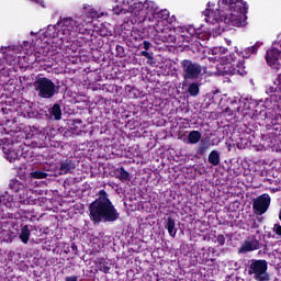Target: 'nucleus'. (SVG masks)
<instances>
[{"instance_id":"obj_1","label":"nucleus","mask_w":281,"mask_h":281,"mask_svg":"<svg viewBox=\"0 0 281 281\" xmlns=\"http://www.w3.org/2000/svg\"><path fill=\"white\" fill-rule=\"evenodd\" d=\"M89 218L93 225L100 223H115L120 218V212L109 198L104 189L99 191L98 198L88 206Z\"/></svg>"},{"instance_id":"obj_2","label":"nucleus","mask_w":281,"mask_h":281,"mask_svg":"<svg viewBox=\"0 0 281 281\" xmlns=\"http://www.w3.org/2000/svg\"><path fill=\"white\" fill-rule=\"evenodd\" d=\"M216 9L220 20L229 27L247 25V2L243 0H220Z\"/></svg>"},{"instance_id":"obj_3","label":"nucleus","mask_w":281,"mask_h":281,"mask_svg":"<svg viewBox=\"0 0 281 281\" xmlns=\"http://www.w3.org/2000/svg\"><path fill=\"white\" fill-rule=\"evenodd\" d=\"M221 59L223 63V76H246L245 60L238 59L235 53L223 56Z\"/></svg>"},{"instance_id":"obj_4","label":"nucleus","mask_w":281,"mask_h":281,"mask_svg":"<svg viewBox=\"0 0 281 281\" xmlns=\"http://www.w3.org/2000/svg\"><path fill=\"white\" fill-rule=\"evenodd\" d=\"M182 71L183 87H188L189 80H199L203 76V66L192 59H183L180 61Z\"/></svg>"},{"instance_id":"obj_5","label":"nucleus","mask_w":281,"mask_h":281,"mask_svg":"<svg viewBox=\"0 0 281 281\" xmlns=\"http://www.w3.org/2000/svg\"><path fill=\"white\" fill-rule=\"evenodd\" d=\"M35 91L37 92L38 98L44 100H52L58 90H56V83L47 77H38L33 83Z\"/></svg>"},{"instance_id":"obj_6","label":"nucleus","mask_w":281,"mask_h":281,"mask_svg":"<svg viewBox=\"0 0 281 281\" xmlns=\"http://www.w3.org/2000/svg\"><path fill=\"white\" fill-rule=\"evenodd\" d=\"M269 263L265 259H251L247 267L248 276H251L256 281H269Z\"/></svg>"},{"instance_id":"obj_7","label":"nucleus","mask_w":281,"mask_h":281,"mask_svg":"<svg viewBox=\"0 0 281 281\" xmlns=\"http://www.w3.org/2000/svg\"><path fill=\"white\" fill-rule=\"evenodd\" d=\"M269 205H271V195L263 193L254 200L252 210L257 216H262L269 210Z\"/></svg>"},{"instance_id":"obj_8","label":"nucleus","mask_w":281,"mask_h":281,"mask_svg":"<svg viewBox=\"0 0 281 281\" xmlns=\"http://www.w3.org/2000/svg\"><path fill=\"white\" fill-rule=\"evenodd\" d=\"M9 188L13 192L19 193L21 203H30V200L25 199V192H27V188L25 187V181H21L19 178H13L9 182Z\"/></svg>"},{"instance_id":"obj_9","label":"nucleus","mask_w":281,"mask_h":281,"mask_svg":"<svg viewBox=\"0 0 281 281\" xmlns=\"http://www.w3.org/2000/svg\"><path fill=\"white\" fill-rule=\"evenodd\" d=\"M77 23L78 20H74V18H64L58 24V27H60L64 36H71L76 32Z\"/></svg>"},{"instance_id":"obj_10","label":"nucleus","mask_w":281,"mask_h":281,"mask_svg":"<svg viewBox=\"0 0 281 281\" xmlns=\"http://www.w3.org/2000/svg\"><path fill=\"white\" fill-rule=\"evenodd\" d=\"M2 153L10 164H13V161L19 159V150L14 148V144L12 142H5L2 144Z\"/></svg>"},{"instance_id":"obj_11","label":"nucleus","mask_w":281,"mask_h":281,"mask_svg":"<svg viewBox=\"0 0 281 281\" xmlns=\"http://www.w3.org/2000/svg\"><path fill=\"white\" fill-rule=\"evenodd\" d=\"M260 249V240L256 236H249L238 250V254H249V251H256Z\"/></svg>"},{"instance_id":"obj_12","label":"nucleus","mask_w":281,"mask_h":281,"mask_svg":"<svg viewBox=\"0 0 281 281\" xmlns=\"http://www.w3.org/2000/svg\"><path fill=\"white\" fill-rule=\"evenodd\" d=\"M260 42L255 43L252 46L245 48H236L235 52L239 58H251L255 54H258V49L260 48Z\"/></svg>"},{"instance_id":"obj_13","label":"nucleus","mask_w":281,"mask_h":281,"mask_svg":"<svg viewBox=\"0 0 281 281\" xmlns=\"http://www.w3.org/2000/svg\"><path fill=\"white\" fill-rule=\"evenodd\" d=\"M281 52L278 48H270L266 53V61L269 65V67H274V65H278V60H280Z\"/></svg>"},{"instance_id":"obj_14","label":"nucleus","mask_w":281,"mask_h":281,"mask_svg":"<svg viewBox=\"0 0 281 281\" xmlns=\"http://www.w3.org/2000/svg\"><path fill=\"white\" fill-rule=\"evenodd\" d=\"M76 170V160L67 158L59 164L60 175H71Z\"/></svg>"},{"instance_id":"obj_15","label":"nucleus","mask_w":281,"mask_h":281,"mask_svg":"<svg viewBox=\"0 0 281 281\" xmlns=\"http://www.w3.org/2000/svg\"><path fill=\"white\" fill-rule=\"evenodd\" d=\"M211 146H212V144L210 142V136L202 138L198 145L196 150H195L196 155H200L201 157H203V155H205V153H207L210 150Z\"/></svg>"},{"instance_id":"obj_16","label":"nucleus","mask_w":281,"mask_h":281,"mask_svg":"<svg viewBox=\"0 0 281 281\" xmlns=\"http://www.w3.org/2000/svg\"><path fill=\"white\" fill-rule=\"evenodd\" d=\"M165 229H167L171 238L177 237V223L175 222V218H172V216H169L165 220Z\"/></svg>"},{"instance_id":"obj_17","label":"nucleus","mask_w":281,"mask_h":281,"mask_svg":"<svg viewBox=\"0 0 281 281\" xmlns=\"http://www.w3.org/2000/svg\"><path fill=\"white\" fill-rule=\"evenodd\" d=\"M60 26L57 25H48L46 31L44 32V36L46 38H58L60 34H63V31L58 29Z\"/></svg>"},{"instance_id":"obj_18","label":"nucleus","mask_w":281,"mask_h":281,"mask_svg":"<svg viewBox=\"0 0 281 281\" xmlns=\"http://www.w3.org/2000/svg\"><path fill=\"white\" fill-rule=\"evenodd\" d=\"M130 12L134 14V16L142 19V16L146 14V10L144 9V3L135 2L133 5L130 7Z\"/></svg>"},{"instance_id":"obj_19","label":"nucleus","mask_w":281,"mask_h":281,"mask_svg":"<svg viewBox=\"0 0 281 281\" xmlns=\"http://www.w3.org/2000/svg\"><path fill=\"white\" fill-rule=\"evenodd\" d=\"M30 236H32V231H30V226L24 225L21 228V232L19 235L21 243H23L24 245H27V243H30Z\"/></svg>"},{"instance_id":"obj_20","label":"nucleus","mask_w":281,"mask_h":281,"mask_svg":"<svg viewBox=\"0 0 281 281\" xmlns=\"http://www.w3.org/2000/svg\"><path fill=\"white\" fill-rule=\"evenodd\" d=\"M201 132L193 130L189 133L188 138H187V144H199L201 138Z\"/></svg>"},{"instance_id":"obj_21","label":"nucleus","mask_w":281,"mask_h":281,"mask_svg":"<svg viewBox=\"0 0 281 281\" xmlns=\"http://www.w3.org/2000/svg\"><path fill=\"white\" fill-rule=\"evenodd\" d=\"M207 161L209 164H211V166H218L221 164V154L218 153V150L213 149L209 154Z\"/></svg>"},{"instance_id":"obj_22","label":"nucleus","mask_w":281,"mask_h":281,"mask_svg":"<svg viewBox=\"0 0 281 281\" xmlns=\"http://www.w3.org/2000/svg\"><path fill=\"white\" fill-rule=\"evenodd\" d=\"M182 32H187L189 36H195V38H201V29L194 27V25H188L181 27Z\"/></svg>"},{"instance_id":"obj_23","label":"nucleus","mask_w":281,"mask_h":281,"mask_svg":"<svg viewBox=\"0 0 281 281\" xmlns=\"http://www.w3.org/2000/svg\"><path fill=\"white\" fill-rule=\"evenodd\" d=\"M116 179L120 181H131V173L124 167L117 168Z\"/></svg>"},{"instance_id":"obj_24","label":"nucleus","mask_w":281,"mask_h":281,"mask_svg":"<svg viewBox=\"0 0 281 281\" xmlns=\"http://www.w3.org/2000/svg\"><path fill=\"white\" fill-rule=\"evenodd\" d=\"M49 114L52 115V117H54V120H60V117H63V110L60 109V104L55 103L50 108Z\"/></svg>"},{"instance_id":"obj_25","label":"nucleus","mask_w":281,"mask_h":281,"mask_svg":"<svg viewBox=\"0 0 281 281\" xmlns=\"http://www.w3.org/2000/svg\"><path fill=\"white\" fill-rule=\"evenodd\" d=\"M98 269L101 273H111V263L104 258L99 259Z\"/></svg>"},{"instance_id":"obj_26","label":"nucleus","mask_w":281,"mask_h":281,"mask_svg":"<svg viewBox=\"0 0 281 281\" xmlns=\"http://www.w3.org/2000/svg\"><path fill=\"white\" fill-rule=\"evenodd\" d=\"M75 27V33L72 34H83V36L89 35V30L85 27V24H82L80 20H77V24Z\"/></svg>"},{"instance_id":"obj_27","label":"nucleus","mask_w":281,"mask_h":281,"mask_svg":"<svg viewBox=\"0 0 281 281\" xmlns=\"http://www.w3.org/2000/svg\"><path fill=\"white\" fill-rule=\"evenodd\" d=\"M201 89L199 88V85L196 82H191L188 88V93L192 98H196L199 95Z\"/></svg>"},{"instance_id":"obj_28","label":"nucleus","mask_w":281,"mask_h":281,"mask_svg":"<svg viewBox=\"0 0 281 281\" xmlns=\"http://www.w3.org/2000/svg\"><path fill=\"white\" fill-rule=\"evenodd\" d=\"M32 177H33V179H47V172L36 170V171L32 172Z\"/></svg>"},{"instance_id":"obj_29","label":"nucleus","mask_w":281,"mask_h":281,"mask_svg":"<svg viewBox=\"0 0 281 281\" xmlns=\"http://www.w3.org/2000/svg\"><path fill=\"white\" fill-rule=\"evenodd\" d=\"M115 52H116V56H119V58H124V56H126V50H124V46L117 44L115 47Z\"/></svg>"},{"instance_id":"obj_30","label":"nucleus","mask_w":281,"mask_h":281,"mask_svg":"<svg viewBox=\"0 0 281 281\" xmlns=\"http://www.w3.org/2000/svg\"><path fill=\"white\" fill-rule=\"evenodd\" d=\"M12 133H14V131L5 127V125H3V124H0V137L2 135H12Z\"/></svg>"},{"instance_id":"obj_31","label":"nucleus","mask_w":281,"mask_h":281,"mask_svg":"<svg viewBox=\"0 0 281 281\" xmlns=\"http://www.w3.org/2000/svg\"><path fill=\"white\" fill-rule=\"evenodd\" d=\"M83 12H86V14L91 19L95 18L97 14L95 11H93V9H90V11L87 12V7H83Z\"/></svg>"},{"instance_id":"obj_32","label":"nucleus","mask_w":281,"mask_h":281,"mask_svg":"<svg viewBox=\"0 0 281 281\" xmlns=\"http://www.w3.org/2000/svg\"><path fill=\"white\" fill-rule=\"evenodd\" d=\"M216 243H218L221 247H223V245H225V235H217Z\"/></svg>"},{"instance_id":"obj_33","label":"nucleus","mask_w":281,"mask_h":281,"mask_svg":"<svg viewBox=\"0 0 281 281\" xmlns=\"http://www.w3.org/2000/svg\"><path fill=\"white\" fill-rule=\"evenodd\" d=\"M272 229H273L274 234H277V236H281V225L280 224H274Z\"/></svg>"},{"instance_id":"obj_34","label":"nucleus","mask_w":281,"mask_h":281,"mask_svg":"<svg viewBox=\"0 0 281 281\" xmlns=\"http://www.w3.org/2000/svg\"><path fill=\"white\" fill-rule=\"evenodd\" d=\"M140 56H144L148 60H150L153 58V55H150V53H148V50H146V49L140 52Z\"/></svg>"},{"instance_id":"obj_35","label":"nucleus","mask_w":281,"mask_h":281,"mask_svg":"<svg viewBox=\"0 0 281 281\" xmlns=\"http://www.w3.org/2000/svg\"><path fill=\"white\" fill-rule=\"evenodd\" d=\"M277 91H278V88L273 86H269L266 90V93L271 94V93H276Z\"/></svg>"},{"instance_id":"obj_36","label":"nucleus","mask_w":281,"mask_h":281,"mask_svg":"<svg viewBox=\"0 0 281 281\" xmlns=\"http://www.w3.org/2000/svg\"><path fill=\"white\" fill-rule=\"evenodd\" d=\"M203 14L204 16H206L207 21V19H210V14H214V10L206 9L205 11H203Z\"/></svg>"},{"instance_id":"obj_37","label":"nucleus","mask_w":281,"mask_h":281,"mask_svg":"<svg viewBox=\"0 0 281 281\" xmlns=\"http://www.w3.org/2000/svg\"><path fill=\"white\" fill-rule=\"evenodd\" d=\"M153 44H150V42L148 41H144L143 42V47L145 48V50H149Z\"/></svg>"},{"instance_id":"obj_38","label":"nucleus","mask_w":281,"mask_h":281,"mask_svg":"<svg viewBox=\"0 0 281 281\" xmlns=\"http://www.w3.org/2000/svg\"><path fill=\"white\" fill-rule=\"evenodd\" d=\"M65 281H78V276L66 277Z\"/></svg>"},{"instance_id":"obj_39","label":"nucleus","mask_w":281,"mask_h":281,"mask_svg":"<svg viewBox=\"0 0 281 281\" xmlns=\"http://www.w3.org/2000/svg\"><path fill=\"white\" fill-rule=\"evenodd\" d=\"M160 15L162 16V19H168V10H161Z\"/></svg>"},{"instance_id":"obj_40","label":"nucleus","mask_w":281,"mask_h":281,"mask_svg":"<svg viewBox=\"0 0 281 281\" xmlns=\"http://www.w3.org/2000/svg\"><path fill=\"white\" fill-rule=\"evenodd\" d=\"M71 249H72V251H78V246H76V244H71Z\"/></svg>"},{"instance_id":"obj_41","label":"nucleus","mask_w":281,"mask_h":281,"mask_svg":"<svg viewBox=\"0 0 281 281\" xmlns=\"http://www.w3.org/2000/svg\"><path fill=\"white\" fill-rule=\"evenodd\" d=\"M252 228L254 229L258 228V224H256V220H252Z\"/></svg>"},{"instance_id":"obj_42","label":"nucleus","mask_w":281,"mask_h":281,"mask_svg":"<svg viewBox=\"0 0 281 281\" xmlns=\"http://www.w3.org/2000/svg\"><path fill=\"white\" fill-rule=\"evenodd\" d=\"M207 5H209V8H212V4H211V2H209V3H207Z\"/></svg>"},{"instance_id":"obj_43","label":"nucleus","mask_w":281,"mask_h":281,"mask_svg":"<svg viewBox=\"0 0 281 281\" xmlns=\"http://www.w3.org/2000/svg\"><path fill=\"white\" fill-rule=\"evenodd\" d=\"M101 36H106V33H101Z\"/></svg>"},{"instance_id":"obj_44","label":"nucleus","mask_w":281,"mask_h":281,"mask_svg":"<svg viewBox=\"0 0 281 281\" xmlns=\"http://www.w3.org/2000/svg\"><path fill=\"white\" fill-rule=\"evenodd\" d=\"M1 144H3V140H0V146H1Z\"/></svg>"},{"instance_id":"obj_45","label":"nucleus","mask_w":281,"mask_h":281,"mask_svg":"<svg viewBox=\"0 0 281 281\" xmlns=\"http://www.w3.org/2000/svg\"><path fill=\"white\" fill-rule=\"evenodd\" d=\"M237 111H240V108H237Z\"/></svg>"},{"instance_id":"obj_46","label":"nucleus","mask_w":281,"mask_h":281,"mask_svg":"<svg viewBox=\"0 0 281 281\" xmlns=\"http://www.w3.org/2000/svg\"><path fill=\"white\" fill-rule=\"evenodd\" d=\"M2 203H1V200H0V207H1Z\"/></svg>"}]
</instances>
